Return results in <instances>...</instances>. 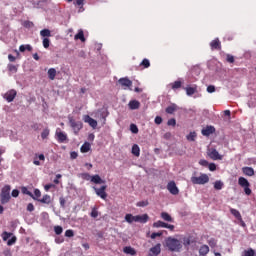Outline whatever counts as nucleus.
<instances>
[{
    "label": "nucleus",
    "instance_id": "51",
    "mask_svg": "<svg viewBox=\"0 0 256 256\" xmlns=\"http://www.w3.org/2000/svg\"><path fill=\"white\" fill-rule=\"evenodd\" d=\"M149 205V201L143 200L137 203V207H147Z\"/></svg>",
    "mask_w": 256,
    "mask_h": 256
},
{
    "label": "nucleus",
    "instance_id": "27",
    "mask_svg": "<svg viewBox=\"0 0 256 256\" xmlns=\"http://www.w3.org/2000/svg\"><path fill=\"white\" fill-rule=\"evenodd\" d=\"M90 181H91V183H95L96 185H101V183H103V179H101V176H99L97 174L92 176Z\"/></svg>",
    "mask_w": 256,
    "mask_h": 256
},
{
    "label": "nucleus",
    "instance_id": "52",
    "mask_svg": "<svg viewBox=\"0 0 256 256\" xmlns=\"http://www.w3.org/2000/svg\"><path fill=\"white\" fill-rule=\"evenodd\" d=\"M42 139H47L49 137V129H44L41 133Z\"/></svg>",
    "mask_w": 256,
    "mask_h": 256
},
{
    "label": "nucleus",
    "instance_id": "14",
    "mask_svg": "<svg viewBox=\"0 0 256 256\" xmlns=\"http://www.w3.org/2000/svg\"><path fill=\"white\" fill-rule=\"evenodd\" d=\"M213 133H215V127L213 126H207L202 129V135H204V137H209V135H213Z\"/></svg>",
    "mask_w": 256,
    "mask_h": 256
},
{
    "label": "nucleus",
    "instance_id": "24",
    "mask_svg": "<svg viewBox=\"0 0 256 256\" xmlns=\"http://www.w3.org/2000/svg\"><path fill=\"white\" fill-rule=\"evenodd\" d=\"M230 213L231 215H233L235 217V219H237L238 221H241V212H239V210L235 209V208H231L230 209Z\"/></svg>",
    "mask_w": 256,
    "mask_h": 256
},
{
    "label": "nucleus",
    "instance_id": "34",
    "mask_svg": "<svg viewBox=\"0 0 256 256\" xmlns=\"http://www.w3.org/2000/svg\"><path fill=\"white\" fill-rule=\"evenodd\" d=\"M19 51L21 53H25V51H33V47H31V45L27 44V45H21L19 47Z\"/></svg>",
    "mask_w": 256,
    "mask_h": 256
},
{
    "label": "nucleus",
    "instance_id": "54",
    "mask_svg": "<svg viewBox=\"0 0 256 256\" xmlns=\"http://www.w3.org/2000/svg\"><path fill=\"white\" fill-rule=\"evenodd\" d=\"M85 181H91L92 176L89 175V173H82L80 175Z\"/></svg>",
    "mask_w": 256,
    "mask_h": 256
},
{
    "label": "nucleus",
    "instance_id": "4",
    "mask_svg": "<svg viewBox=\"0 0 256 256\" xmlns=\"http://www.w3.org/2000/svg\"><path fill=\"white\" fill-rule=\"evenodd\" d=\"M191 182L193 185H205L209 183V176L207 174H201L200 176H192Z\"/></svg>",
    "mask_w": 256,
    "mask_h": 256
},
{
    "label": "nucleus",
    "instance_id": "7",
    "mask_svg": "<svg viewBox=\"0 0 256 256\" xmlns=\"http://www.w3.org/2000/svg\"><path fill=\"white\" fill-rule=\"evenodd\" d=\"M93 189L98 197H101L104 201L107 199V192H105L107 191V185H103L100 188L94 186Z\"/></svg>",
    "mask_w": 256,
    "mask_h": 256
},
{
    "label": "nucleus",
    "instance_id": "1",
    "mask_svg": "<svg viewBox=\"0 0 256 256\" xmlns=\"http://www.w3.org/2000/svg\"><path fill=\"white\" fill-rule=\"evenodd\" d=\"M166 247L169 249V251L179 253L181 249H183V244L179 239L168 237L166 238Z\"/></svg>",
    "mask_w": 256,
    "mask_h": 256
},
{
    "label": "nucleus",
    "instance_id": "17",
    "mask_svg": "<svg viewBox=\"0 0 256 256\" xmlns=\"http://www.w3.org/2000/svg\"><path fill=\"white\" fill-rule=\"evenodd\" d=\"M147 221H149V215L147 214L136 216V223H147Z\"/></svg>",
    "mask_w": 256,
    "mask_h": 256
},
{
    "label": "nucleus",
    "instance_id": "2",
    "mask_svg": "<svg viewBox=\"0 0 256 256\" xmlns=\"http://www.w3.org/2000/svg\"><path fill=\"white\" fill-rule=\"evenodd\" d=\"M0 198H1L2 205L9 203V201L11 200V186L10 185H6L2 188Z\"/></svg>",
    "mask_w": 256,
    "mask_h": 256
},
{
    "label": "nucleus",
    "instance_id": "53",
    "mask_svg": "<svg viewBox=\"0 0 256 256\" xmlns=\"http://www.w3.org/2000/svg\"><path fill=\"white\" fill-rule=\"evenodd\" d=\"M130 131H131L132 133H139V128H137V125L131 124V125H130Z\"/></svg>",
    "mask_w": 256,
    "mask_h": 256
},
{
    "label": "nucleus",
    "instance_id": "61",
    "mask_svg": "<svg viewBox=\"0 0 256 256\" xmlns=\"http://www.w3.org/2000/svg\"><path fill=\"white\" fill-rule=\"evenodd\" d=\"M207 92L208 93H215V86L213 85H210L207 87Z\"/></svg>",
    "mask_w": 256,
    "mask_h": 256
},
{
    "label": "nucleus",
    "instance_id": "15",
    "mask_svg": "<svg viewBox=\"0 0 256 256\" xmlns=\"http://www.w3.org/2000/svg\"><path fill=\"white\" fill-rule=\"evenodd\" d=\"M182 85H183V81L176 80L175 82L170 83L168 87H171L173 91H177V89H181Z\"/></svg>",
    "mask_w": 256,
    "mask_h": 256
},
{
    "label": "nucleus",
    "instance_id": "25",
    "mask_svg": "<svg viewBox=\"0 0 256 256\" xmlns=\"http://www.w3.org/2000/svg\"><path fill=\"white\" fill-rule=\"evenodd\" d=\"M40 203H44L45 205L51 204V196L45 194L41 199L38 200Z\"/></svg>",
    "mask_w": 256,
    "mask_h": 256
},
{
    "label": "nucleus",
    "instance_id": "13",
    "mask_svg": "<svg viewBox=\"0 0 256 256\" xmlns=\"http://www.w3.org/2000/svg\"><path fill=\"white\" fill-rule=\"evenodd\" d=\"M161 253V244L158 243L154 247L150 248L149 256H157Z\"/></svg>",
    "mask_w": 256,
    "mask_h": 256
},
{
    "label": "nucleus",
    "instance_id": "47",
    "mask_svg": "<svg viewBox=\"0 0 256 256\" xmlns=\"http://www.w3.org/2000/svg\"><path fill=\"white\" fill-rule=\"evenodd\" d=\"M17 243V236H12L11 239L7 241V245L11 247V245H15Z\"/></svg>",
    "mask_w": 256,
    "mask_h": 256
},
{
    "label": "nucleus",
    "instance_id": "55",
    "mask_svg": "<svg viewBox=\"0 0 256 256\" xmlns=\"http://www.w3.org/2000/svg\"><path fill=\"white\" fill-rule=\"evenodd\" d=\"M167 125H169L170 127H175V125H177V121L175 120V118H172L168 120Z\"/></svg>",
    "mask_w": 256,
    "mask_h": 256
},
{
    "label": "nucleus",
    "instance_id": "46",
    "mask_svg": "<svg viewBox=\"0 0 256 256\" xmlns=\"http://www.w3.org/2000/svg\"><path fill=\"white\" fill-rule=\"evenodd\" d=\"M142 67H144V69H148V67H151V63L149 62V59H144L141 64Z\"/></svg>",
    "mask_w": 256,
    "mask_h": 256
},
{
    "label": "nucleus",
    "instance_id": "8",
    "mask_svg": "<svg viewBox=\"0 0 256 256\" xmlns=\"http://www.w3.org/2000/svg\"><path fill=\"white\" fill-rule=\"evenodd\" d=\"M118 83L121 85L123 89H131L133 87V81H131L129 78H120L118 80Z\"/></svg>",
    "mask_w": 256,
    "mask_h": 256
},
{
    "label": "nucleus",
    "instance_id": "16",
    "mask_svg": "<svg viewBox=\"0 0 256 256\" xmlns=\"http://www.w3.org/2000/svg\"><path fill=\"white\" fill-rule=\"evenodd\" d=\"M128 107L129 109H131L132 111H135V109H139V107H141V103L137 100H131L128 103Z\"/></svg>",
    "mask_w": 256,
    "mask_h": 256
},
{
    "label": "nucleus",
    "instance_id": "9",
    "mask_svg": "<svg viewBox=\"0 0 256 256\" xmlns=\"http://www.w3.org/2000/svg\"><path fill=\"white\" fill-rule=\"evenodd\" d=\"M15 97H17V90L15 89H11L4 94V99H6L8 103H12V101L15 100Z\"/></svg>",
    "mask_w": 256,
    "mask_h": 256
},
{
    "label": "nucleus",
    "instance_id": "3",
    "mask_svg": "<svg viewBox=\"0 0 256 256\" xmlns=\"http://www.w3.org/2000/svg\"><path fill=\"white\" fill-rule=\"evenodd\" d=\"M69 123H70V127H72L73 132L75 135H79V131H81L83 129V122L81 121H77L75 119H73V117L69 116L68 117Z\"/></svg>",
    "mask_w": 256,
    "mask_h": 256
},
{
    "label": "nucleus",
    "instance_id": "33",
    "mask_svg": "<svg viewBox=\"0 0 256 256\" xmlns=\"http://www.w3.org/2000/svg\"><path fill=\"white\" fill-rule=\"evenodd\" d=\"M242 256H255V250L253 248H248L244 250L241 254Z\"/></svg>",
    "mask_w": 256,
    "mask_h": 256
},
{
    "label": "nucleus",
    "instance_id": "64",
    "mask_svg": "<svg viewBox=\"0 0 256 256\" xmlns=\"http://www.w3.org/2000/svg\"><path fill=\"white\" fill-rule=\"evenodd\" d=\"M12 197H19V190L14 189V190L12 191Z\"/></svg>",
    "mask_w": 256,
    "mask_h": 256
},
{
    "label": "nucleus",
    "instance_id": "19",
    "mask_svg": "<svg viewBox=\"0 0 256 256\" xmlns=\"http://www.w3.org/2000/svg\"><path fill=\"white\" fill-rule=\"evenodd\" d=\"M184 89H185L186 95H188V97H191V95H195V93H197V86L186 87Z\"/></svg>",
    "mask_w": 256,
    "mask_h": 256
},
{
    "label": "nucleus",
    "instance_id": "5",
    "mask_svg": "<svg viewBox=\"0 0 256 256\" xmlns=\"http://www.w3.org/2000/svg\"><path fill=\"white\" fill-rule=\"evenodd\" d=\"M238 184L240 185V187H243L246 195H251L252 191H251V188H249L251 184H249V181L247 180V178L240 177L238 179Z\"/></svg>",
    "mask_w": 256,
    "mask_h": 256
},
{
    "label": "nucleus",
    "instance_id": "21",
    "mask_svg": "<svg viewBox=\"0 0 256 256\" xmlns=\"http://www.w3.org/2000/svg\"><path fill=\"white\" fill-rule=\"evenodd\" d=\"M74 39L82 41V43H85V34L83 33V30L80 29L78 33L74 36Z\"/></svg>",
    "mask_w": 256,
    "mask_h": 256
},
{
    "label": "nucleus",
    "instance_id": "42",
    "mask_svg": "<svg viewBox=\"0 0 256 256\" xmlns=\"http://www.w3.org/2000/svg\"><path fill=\"white\" fill-rule=\"evenodd\" d=\"M39 197H41V190L40 189H35L32 199H34L36 201H39Z\"/></svg>",
    "mask_w": 256,
    "mask_h": 256
},
{
    "label": "nucleus",
    "instance_id": "43",
    "mask_svg": "<svg viewBox=\"0 0 256 256\" xmlns=\"http://www.w3.org/2000/svg\"><path fill=\"white\" fill-rule=\"evenodd\" d=\"M208 245L212 248L215 249L217 247V240L215 238H211L208 240Z\"/></svg>",
    "mask_w": 256,
    "mask_h": 256
},
{
    "label": "nucleus",
    "instance_id": "60",
    "mask_svg": "<svg viewBox=\"0 0 256 256\" xmlns=\"http://www.w3.org/2000/svg\"><path fill=\"white\" fill-rule=\"evenodd\" d=\"M154 121L156 125H161V123H163V118H161V116H157Z\"/></svg>",
    "mask_w": 256,
    "mask_h": 256
},
{
    "label": "nucleus",
    "instance_id": "20",
    "mask_svg": "<svg viewBox=\"0 0 256 256\" xmlns=\"http://www.w3.org/2000/svg\"><path fill=\"white\" fill-rule=\"evenodd\" d=\"M55 77H57V70L55 68H50L48 70V78L50 81H55Z\"/></svg>",
    "mask_w": 256,
    "mask_h": 256
},
{
    "label": "nucleus",
    "instance_id": "38",
    "mask_svg": "<svg viewBox=\"0 0 256 256\" xmlns=\"http://www.w3.org/2000/svg\"><path fill=\"white\" fill-rule=\"evenodd\" d=\"M223 182H221V180H217L216 182H214V189H216V191H221V189H223Z\"/></svg>",
    "mask_w": 256,
    "mask_h": 256
},
{
    "label": "nucleus",
    "instance_id": "22",
    "mask_svg": "<svg viewBox=\"0 0 256 256\" xmlns=\"http://www.w3.org/2000/svg\"><path fill=\"white\" fill-rule=\"evenodd\" d=\"M211 49H221V41H219V38H216L210 43Z\"/></svg>",
    "mask_w": 256,
    "mask_h": 256
},
{
    "label": "nucleus",
    "instance_id": "40",
    "mask_svg": "<svg viewBox=\"0 0 256 256\" xmlns=\"http://www.w3.org/2000/svg\"><path fill=\"white\" fill-rule=\"evenodd\" d=\"M41 37H51V30L43 29L40 31Z\"/></svg>",
    "mask_w": 256,
    "mask_h": 256
},
{
    "label": "nucleus",
    "instance_id": "29",
    "mask_svg": "<svg viewBox=\"0 0 256 256\" xmlns=\"http://www.w3.org/2000/svg\"><path fill=\"white\" fill-rule=\"evenodd\" d=\"M132 155H135V157H139V155H141V149L139 148V145L134 144L132 146Z\"/></svg>",
    "mask_w": 256,
    "mask_h": 256
},
{
    "label": "nucleus",
    "instance_id": "41",
    "mask_svg": "<svg viewBox=\"0 0 256 256\" xmlns=\"http://www.w3.org/2000/svg\"><path fill=\"white\" fill-rule=\"evenodd\" d=\"M187 141H195L197 139V133L190 132L189 135L186 136Z\"/></svg>",
    "mask_w": 256,
    "mask_h": 256
},
{
    "label": "nucleus",
    "instance_id": "44",
    "mask_svg": "<svg viewBox=\"0 0 256 256\" xmlns=\"http://www.w3.org/2000/svg\"><path fill=\"white\" fill-rule=\"evenodd\" d=\"M8 70L10 71V73H17L18 67L13 64H8Z\"/></svg>",
    "mask_w": 256,
    "mask_h": 256
},
{
    "label": "nucleus",
    "instance_id": "23",
    "mask_svg": "<svg viewBox=\"0 0 256 256\" xmlns=\"http://www.w3.org/2000/svg\"><path fill=\"white\" fill-rule=\"evenodd\" d=\"M81 153H89L91 151V144L89 142H85L81 148H80Z\"/></svg>",
    "mask_w": 256,
    "mask_h": 256
},
{
    "label": "nucleus",
    "instance_id": "37",
    "mask_svg": "<svg viewBox=\"0 0 256 256\" xmlns=\"http://www.w3.org/2000/svg\"><path fill=\"white\" fill-rule=\"evenodd\" d=\"M84 1H85V0H76V1L74 2V5H75L76 7H80L79 13H83V11H84V9H83V3H84Z\"/></svg>",
    "mask_w": 256,
    "mask_h": 256
},
{
    "label": "nucleus",
    "instance_id": "56",
    "mask_svg": "<svg viewBox=\"0 0 256 256\" xmlns=\"http://www.w3.org/2000/svg\"><path fill=\"white\" fill-rule=\"evenodd\" d=\"M209 171H216L217 170V165L215 163H210L208 164Z\"/></svg>",
    "mask_w": 256,
    "mask_h": 256
},
{
    "label": "nucleus",
    "instance_id": "57",
    "mask_svg": "<svg viewBox=\"0 0 256 256\" xmlns=\"http://www.w3.org/2000/svg\"><path fill=\"white\" fill-rule=\"evenodd\" d=\"M91 217H93L94 219H97V217H99V212L97 211V209L92 210Z\"/></svg>",
    "mask_w": 256,
    "mask_h": 256
},
{
    "label": "nucleus",
    "instance_id": "59",
    "mask_svg": "<svg viewBox=\"0 0 256 256\" xmlns=\"http://www.w3.org/2000/svg\"><path fill=\"white\" fill-rule=\"evenodd\" d=\"M75 235V233L73 232V230H66L65 232V237H73Z\"/></svg>",
    "mask_w": 256,
    "mask_h": 256
},
{
    "label": "nucleus",
    "instance_id": "12",
    "mask_svg": "<svg viewBox=\"0 0 256 256\" xmlns=\"http://www.w3.org/2000/svg\"><path fill=\"white\" fill-rule=\"evenodd\" d=\"M83 121H84V123H88V125H90V127H92V129H97V120L91 118V116L85 115L83 117Z\"/></svg>",
    "mask_w": 256,
    "mask_h": 256
},
{
    "label": "nucleus",
    "instance_id": "62",
    "mask_svg": "<svg viewBox=\"0 0 256 256\" xmlns=\"http://www.w3.org/2000/svg\"><path fill=\"white\" fill-rule=\"evenodd\" d=\"M199 165H202V167H207V165H209V162L207 160H200Z\"/></svg>",
    "mask_w": 256,
    "mask_h": 256
},
{
    "label": "nucleus",
    "instance_id": "50",
    "mask_svg": "<svg viewBox=\"0 0 256 256\" xmlns=\"http://www.w3.org/2000/svg\"><path fill=\"white\" fill-rule=\"evenodd\" d=\"M163 235V232L160 231V232H154L151 234V239H157V237H161Z\"/></svg>",
    "mask_w": 256,
    "mask_h": 256
},
{
    "label": "nucleus",
    "instance_id": "49",
    "mask_svg": "<svg viewBox=\"0 0 256 256\" xmlns=\"http://www.w3.org/2000/svg\"><path fill=\"white\" fill-rule=\"evenodd\" d=\"M54 233H55L56 235H61V233H63V227H61V226H55V227H54Z\"/></svg>",
    "mask_w": 256,
    "mask_h": 256
},
{
    "label": "nucleus",
    "instance_id": "30",
    "mask_svg": "<svg viewBox=\"0 0 256 256\" xmlns=\"http://www.w3.org/2000/svg\"><path fill=\"white\" fill-rule=\"evenodd\" d=\"M137 216H133V214H126L125 221L127 223H136Z\"/></svg>",
    "mask_w": 256,
    "mask_h": 256
},
{
    "label": "nucleus",
    "instance_id": "48",
    "mask_svg": "<svg viewBox=\"0 0 256 256\" xmlns=\"http://www.w3.org/2000/svg\"><path fill=\"white\" fill-rule=\"evenodd\" d=\"M42 43H43L44 49H49V45L51 43V40H49V38H44Z\"/></svg>",
    "mask_w": 256,
    "mask_h": 256
},
{
    "label": "nucleus",
    "instance_id": "36",
    "mask_svg": "<svg viewBox=\"0 0 256 256\" xmlns=\"http://www.w3.org/2000/svg\"><path fill=\"white\" fill-rule=\"evenodd\" d=\"M153 227H155L156 229H159L161 227L165 229L166 223L159 220V221H156V222L153 223Z\"/></svg>",
    "mask_w": 256,
    "mask_h": 256
},
{
    "label": "nucleus",
    "instance_id": "26",
    "mask_svg": "<svg viewBox=\"0 0 256 256\" xmlns=\"http://www.w3.org/2000/svg\"><path fill=\"white\" fill-rule=\"evenodd\" d=\"M209 253V246L202 245L199 249V255L200 256H206Z\"/></svg>",
    "mask_w": 256,
    "mask_h": 256
},
{
    "label": "nucleus",
    "instance_id": "11",
    "mask_svg": "<svg viewBox=\"0 0 256 256\" xmlns=\"http://www.w3.org/2000/svg\"><path fill=\"white\" fill-rule=\"evenodd\" d=\"M56 139L59 143H65L67 141V133L61 131V128L56 129Z\"/></svg>",
    "mask_w": 256,
    "mask_h": 256
},
{
    "label": "nucleus",
    "instance_id": "35",
    "mask_svg": "<svg viewBox=\"0 0 256 256\" xmlns=\"http://www.w3.org/2000/svg\"><path fill=\"white\" fill-rule=\"evenodd\" d=\"M124 253L126 255H136L135 249L131 248V246L124 247Z\"/></svg>",
    "mask_w": 256,
    "mask_h": 256
},
{
    "label": "nucleus",
    "instance_id": "18",
    "mask_svg": "<svg viewBox=\"0 0 256 256\" xmlns=\"http://www.w3.org/2000/svg\"><path fill=\"white\" fill-rule=\"evenodd\" d=\"M242 171L244 175H247L248 177H253L255 175V170H253L252 167H244L242 168Z\"/></svg>",
    "mask_w": 256,
    "mask_h": 256
},
{
    "label": "nucleus",
    "instance_id": "6",
    "mask_svg": "<svg viewBox=\"0 0 256 256\" xmlns=\"http://www.w3.org/2000/svg\"><path fill=\"white\" fill-rule=\"evenodd\" d=\"M208 156L213 161H221V160H223V155L219 154V151H217V149H214V148H210L208 150Z\"/></svg>",
    "mask_w": 256,
    "mask_h": 256
},
{
    "label": "nucleus",
    "instance_id": "31",
    "mask_svg": "<svg viewBox=\"0 0 256 256\" xmlns=\"http://www.w3.org/2000/svg\"><path fill=\"white\" fill-rule=\"evenodd\" d=\"M180 241L184 247H189V245H191V238H189L187 236L180 238Z\"/></svg>",
    "mask_w": 256,
    "mask_h": 256
},
{
    "label": "nucleus",
    "instance_id": "10",
    "mask_svg": "<svg viewBox=\"0 0 256 256\" xmlns=\"http://www.w3.org/2000/svg\"><path fill=\"white\" fill-rule=\"evenodd\" d=\"M167 190L171 195H179V188L177 187V184H175V181H170L167 184Z\"/></svg>",
    "mask_w": 256,
    "mask_h": 256
},
{
    "label": "nucleus",
    "instance_id": "32",
    "mask_svg": "<svg viewBox=\"0 0 256 256\" xmlns=\"http://www.w3.org/2000/svg\"><path fill=\"white\" fill-rule=\"evenodd\" d=\"M175 111H177V105L175 104H172L166 108V113H168L169 115H173Z\"/></svg>",
    "mask_w": 256,
    "mask_h": 256
},
{
    "label": "nucleus",
    "instance_id": "28",
    "mask_svg": "<svg viewBox=\"0 0 256 256\" xmlns=\"http://www.w3.org/2000/svg\"><path fill=\"white\" fill-rule=\"evenodd\" d=\"M161 218L164 221H167L168 223H173V217H171V215H169V213H167V212H162L161 213Z\"/></svg>",
    "mask_w": 256,
    "mask_h": 256
},
{
    "label": "nucleus",
    "instance_id": "63",
    "mask_svg": "<svg viewBox=\"0 0 256 256\" xmlns=\"http://www.w3.org/2000/svg\"><path fill=\"white\" fill-rule=\"evenodd\" d=\"M227 61L228 63H235V58L231 55H227Z\"/></svg>",
    "mask_w": 256,
    "mask_h": 256
},
{
    "label": "nucleus",
    "instance_id": "58",
    "mask_svg": "<svg viewBox=\"0 0 256 256\" xmlns=\"http://www.w3.org/2000/svg\"><path fill=\"white\" fill-rule=\"evenodd\" d=\"M27 211H29L30 213L35 211V206L33 205V203H29L27 205Z\"/></svg>",
    "mask_w": 256,
    "mask_h": 256
},
{
    "label": "nucleus",
    "instance_id": "45",
    "mask_svg": "<svg viewBox=\"0 0 256 256\" xmlns=\"http://www.w3.org/2000/svg\"><path fill=\"white\" fill-rule=\"evenodd\" d=\"M21 191H22L23 195H28L29 197H33V193L31 191H29V189H27V187H22Z\"/></svg>",
    "mask_w": 256,
    "mask_h": 256
},
{
    "label": "nucleus",
    "instance_id": "39",
    "mask_svg": "<svg viewBox=\"0 0 256 256\" xmlns=\"http://www.w3.org/2000/svg\"><path fill=\"white\" fill-rule=\"evenodd\" d=\"M1 237L3 241H8L10 237H13V233L5 231L2 233Z\"/></svg>",
    "mask_w": 256,
    "mask_h": 256
}]
</instances>
